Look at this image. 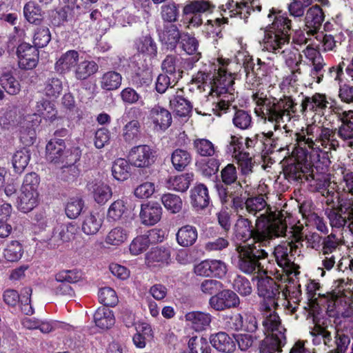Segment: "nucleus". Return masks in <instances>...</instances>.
<instances>
[{
  "label": "nucleus",
  "mask_w": 353,
  "mask_h": 353,
  "mask_svg": "<svg viewBox=\"0 0 353 353\" xmlns=\"http://www.w3.org/2000/svg\"><path fill=\"white\" fill-rule=\"evenodd\" d=\"M98 64L92 60L84 59L77 63L74 70V77L78 80H85L97 72Z\"/></svg>",
  "instance_id": "nucleus-38"
},
{
  "label": "nucleus",
  "mask_w": 353,
  "mask_h": 353,
  "mask_svg": "<svg viewBox=\"0 0 353 353\" xmlns=\"http://www.w3.org/2000/svg\"><path fill=\"white\" fill-rule=\"evenodd\" d=\"M79 52L74 50H70L63 53L55 63V69L60 73H66L72 68L77 66L79 60Z\"/></svg>",
  "instance_id": "nucleus-31"
},
{
  "label": "nucleus",
  "mask_w": 353,
  "mask_h": 353,
  "mask_svg": "<svg viewBox=\"0 0 353 353\" xmlns=\"http://www.w3.org/2000/svg\"><path fill=\"white\" fill-rule=\"evenodd\" d=\"M302 114H304L307 110L315 114L323 115L327 108L332 111V106H340L335 99H332L325 94L316 92L311 97H305L301 102Z\"/></svg>",
  "instance_id": "nucleus-14"
},
{
  "label": "nucleus",
  "mask_w": 353,
  "mask_h": 353,
  "mask_svg": "<svg viewBox=\"0 0 353 353\" xmlns=\"http://www.w3.org/2000/svg\"><path fill=\"white\" fill-rule=\"evenodd\" d=\"M142 333L138 332L133 336L132 341L134 345L139 348H143L146 345V339L152 337V330L148 323H143L140 327Z\"/></svg>",
  "instance_id": "nucleus-63"
},
{
  "label": "nucleus",
  "mask_w": 353,
  "mask_h": 353,
  "mask_svg": "<svg viewBox=\"0 0 353 353\" xmlns=\"http://www.w3.org/2000/svg\"><path fill=\"white\" fill-rule=\"evenodd\" d=\"M170 105L180 117H187L192 110L190 102L183 98L182 90L177 91L176 95L170 99Z\"/></svg>",
  "instance_id": "nucleus-35"
},
{
  "label": "nucleus",
  "mask_w": 353,
  "mask_h": 353,
  "mask_svg": "<svg viewBox=\"0 0 353 353\" xmlns=\"http://www.w3.org/2000/svg\"><path fill=\"white\" fill-rule=\"evenodd\" d=\"M49 101L42 99L41 100L37 102L34 107L35 112L32 114L26 116V120L28 122H31V127L34 128L38 126L41 121V117H43L45 112L47 109L46 103H48Z\"/></svg>",
  "instance_id": "nucleus-58"
},
{
  "label": "nucleus",
  "mask_w": 353,
  "mask_h": 353,
  "mask_svg": "<svg viewBox=\"0 0 353 353\" xmlns=\"http://www.w3.org/2000/svg\"><path fill=\"white\" fill-rule=\"evenodd\" d=\"M130 214V208L128 199L122 198L114 201L107 211V220L109 222H117L125 220Z\"/></svg>",
  "instance_id": "nucleus-26"
},
{
  "label": "nucleus",
  "mask_w": 353,
  "mask_h": 353,
  "mask_svg": "<svg viewBox=\"0 0 353 353\" xmlns=\"http://www.w3.org/2000/svg\"><path fill=\"white\" fill-rule=\"evenodd\" d=\"M196 152L201 157H212L216 152L214 144L207 139H196L193 143Z\"/></svg>",
  "instance_id": "nucleus-53"
},
{
  "label": "nucleus",
  "mask_w": 353,
  "mask_h": 353,
  "mask_svg": "<svg viewBox=\"0 0 353 353\" xmlns=\"http://www.w3.org/2000/svg\"><path fill=\"white\" fill-rule=\"evenodd\" d=\"M239 296L235 292L230 290L219 291L209 300L210 307L216 311H223L235 307L239 305Z\"/></svg>",
  "instance_id": "nucleus-17"
},
{
  "label": "nucleus",
  "mask_w": 353,
  "mask_h": 353,
  "mask_svg": "<svg viewBox=\"0 0 353 353\" xmlns=\"http://www.w3.org/2000/svg\"><path fill=\"white\" fill-rule=\"evenodd\" d=\"M155 191L154 183L145 181L137 186L134 190V195L138 199H146L151 197Z\"/></svg>",
  "instance_id": "nucleus-64"
},
{
  "label": "nucleus",
  "mask_w": 353,
  "mask_h": 353,
  "mask_svg": "<svg viewBox=\"0 0 353 353\" xmlns=\"http://www.w3.org/2000/svg\"><path fill=\"white\" fill-rule=\"evenodd\" d=\"M12 206L8 203L0 205V237L8 236L12 230V227L7 223L12 213Z\"/></svg>",
  "instance_id": "nucleus-48"
},
{
  "label": "nucleus",
  "mask_w": 353,
  "mask_h": 353,
  "mask_svg": "<svg viewBox=\"0 0 353 353\" xmlns=\"http://www.w3.org/2000/svg\"><path fill=\"white\" fill-rule=\"evenodd\" d=\"M232 123L236 128L241 130L250 129L253 125L251 113L245 110L236 109L232 117Z\"/></svg>",
  "instance_id": "nucleus-45"
},
{
  "label": "nucleus",
  "mask_w": 353,
  "mask_h": 353,
  "mask_svg": "<svg viewBox=\"0 0 353 353\" xmlns=\"http://www.w3.org/2000/svg\"><path fill=\"white\" fill-rule=\"evenodd\" d=\"M180 33L176 25L168 24L159 33L161 41L167 46L168 48H173L176 46L180 39Z\"/></svg>",
  "instance_id": "nucleus-40"
},
{
  "label": "nucleus",
  "mask_w": 353,
  "mask_h": 353,
  "mask_svg": "<svg viewBox=\"0 0 353 353\" xmlns=\"http://www.w3.org/2000/svg\"><path fill=\"white\" fill-rule=\"evenodd\" d=\"M23 254L22 245L17 241L8 243L3 250L4 258L10 262L18 261Z\"/></svg>",
  "instance_id": "nucleus-52"
},
{
  "label": "nucleus",
  "mask_w": 353,
  "mask_h": 353,
  "mask_svg": "<svg viewBox=\"0 0 353 353\" xmlns=\"http://www.w3.org/2000/svg\"><path fill=\"white\" fill-rule=\"evenodd\" d=\"M39 178L34 172L27 174L21 185L17 201V207L22 212L28 213L39 203L38 187Z\"/></svg>",
  "instance_id": "nucleus-8"
},
{
  "label": "nucleus",
  "mask_w": 353,
  "mask_h": 353,
  "mask_svg": "<svg viewBox=\"0 0 353 353\" xmlns=\"http://www.w3.org/2000/svg\"><path fill=\"white\" fill-rule=\"evenodd\" d=\"M245 207L249 214L257 216V219L260 221L262 225H268L276 221H281L279 219L271 221V215H268L270 209L262 195L248 198L245 201Z\"/></svg>",
  "instance_id": "nucleus-15"
},
{
  "label": "nucleus",
  "mask_w": 353,
  "mask_h": 353,
  "mask_svg": "<svg viewBox=\"0 0 353 353\" xmlns=\"http://www.w3.org/2000/svg\"><path fill=\"white\" fill-rule=\"evenodd\" d=\"M46 159L50 163L68 167L79 159L81 152L78 148L73 150H65V142L63 139H52L46 145Z\"/></svg>",
  "instance_id": "nucleus-9"
},
{
  "label": "nucleus",
  "mask_w": 353,
  "mask_h": 353,
  "mask_svg": "<svg viewBox=\"0 0 353 353\" xmlns=\"http://www.w3.org/2000/svg\"><path fill=\"white\" fill-rule=\"evenodd\" d=\"M122 76L115 71L105 72L100 78V86L103 90L112 91L118 89L121 85Z\"/></svg>",
  "instance_id": "nucleus-43"
},
{
  "label": "nucleus",
  "mask_w": 353,
  "mask_h": 353,
  "mask_svg": "<svg viewBox=\"0 0 353 353\" xmlns=\"http://www.w3.org/2000/svg\"><path fill=\"white\" fill-rule=\"evenodd\" d=\"M43 14L41 7L33 1L27 3L23 8L24 17L31 23H41L43 19Z\"/></svg>",
  "instance_id": "nucleus-46"
},
{
  "label": "nucleus",
  "mask_w": 353,
  "mask_h": 353,
  "mask_svg": "<svg viewBox=\"0 0 353 353\" xmlns=\"http://www.w3.org/2000/svg\"><path fill=\"white\" fill-rule=\"evenodd\" d=\"M0 85L9 94L16 95L21 90L19 81L10 72H4L0 76Z\"/></svg>",
  "instance_id": "nucleus-47"
},
{
  "label": "nucleus",
  "mask_w": 353,
  "mask_h": 353,
  "mask_svg": "<svg viewBox=\"0 0 353 353\" xmlns=\"http://www.w3.org/2000/svg\"><path fill=\"white\" fill-rule=\"evenodd\" d=\"M84 207V201L79 196L70 197L65 204V212L70 219H76Z\"/></svg>",
  "instance_id": "nucleus-51"
},
{
  "label": "nucleus",
  "mask_w": 353,
  "mask_h": 353,
  "mask_svg": "<svg viewBox=\"0 0 353 353\" xmlns=\"http://www.w3.org/2000/svg\"><path fill=\"white\" fill-rule=\"evenodd\" d=\"M191 202L193 206L198 209H203L209 205L208 189L204 184H197L191 190Z\"/></svg>",
  "instance_id": "nucleus-34"
},
{
  "label": "nucleus",
  "mask_w": 353,
  "mask_h": 353,
  "mask_svg": "<svg viewBox=\"0 0 353 353\" xmlns=\"http://www.w3.org/2000/svg\"><path fill=\"white\" fill-rule=\"evenodd\" d=\"M137 50L143 54L153 55L157 52V46L152 39L149 35L139 37L136 43Z\"/></svg>",
  "instance_id": "nucleus-56"
},
{
  "label": "nucleus",
  "mask_w": 353,
  "mask_h": 353,
  "mask_svg": "<svg viewBox=\"0 0 353 353\" xmlns=\"http://www.w3.org/2000/svg\"><path fill=\"white\" fill-rule=\"evenodd\" d=\"M148 118L157 131L165 130L172 123L170 112L160 105H154L150 109Z\"/></svg>",
  "instance_id": "nucleus-23"
},
{
  "label": "nucleus",
  "mask_w": 353,
  "mask_h": 353,
  "mask_svg": "<svg viewBox=\"0 0 353 353\" xmlns=\"http://www.w3.org/2000/svg\"><path fill=\"white\" fill-rule=\"evenodd\" d=\"M96 325L101 329H108L114 325L115 319L113 312L106 307L98 308L94 314Z\"/></svg>",
  "instance_id": "nucleus-41"
},
{
  "label": "nucleus",
  "mask_w": 353,
  "mask_h": 353,
  "mask_svg": "<svg viewBox=\"0 0 353 353\" xmlns=\"http://www.w3.org/2000/svg\"><path fill=\"white\" fill-rule=\"evenodd\" d=\"M141 134V124L138 120L130 121L122 128L121 136L126 143L137 142L140 139Z\"/></svg>",
  "instance_id": "nucleus-42"
},
{
  "label": "nucleus",
  "mask_w": 353,
  "mask_h": 353,
  "mask_svg": "<svg viewBox=\"0 0 353 353\" xmlns=\"http://www.w3.org/2000/svg\"><path fill=\"white\" fill-rule=\"evenodd\" d=\"M252 99L264 119L273 123L274 130L279 129L281 123L290 121L296 112V104L290 97L278 99L256 92L252 94Z\"/></svg>",
  "instance_id": "nucleus-2"
},
{
  "label": "nucleus",
  "mask_w": 353,
  "mask_h": 353,
  "mask_svg": "<svg viewBox=\"0 0 353 353\" xmlns=\"http://www.w3.org/2000/svg\"><path fill=\"white\" fill-rule=\"evenodd\" d=\"M176 241L181 247L192 246L196 242L198 237L197 230L192 225L181 227L176 234Z\"/></svg>",
  "instance_id": "nucleus-36"
},
{
  "label": "nucleus",
  "mask_w": 353,
  "mask_h": 353,
  "mask_svg": "<svg viewBox=\"0 0 353 353\" xmlns=\"http://www.w3.org/2000/svg\"><path fill=\"white\" fill-rule=\"evenodd\" d=\"M272 23L264 32L261 42L263 50L279 54L282 50L289 46L291 21L281 14L280 10L272 8L268 16Z\"/></svg>",
  "instance_id": "nucleus-4"
},
{
  "label": "nucleus",
  "mask_w": 353,
  "mask_h": 353,
  "mask_svg": "<svg viewBox=\"0 0 353 353\" xmlns=\"http://www.w3.org/2000/svg\"><path fill=\"white\" fill-rule=\"evenodd\" d=\"M336 128H330L321 126L318 128V134L316 136L315 142H312L309 138L303 137L301 145H307L312 151L319 156V152L328 153L332 150H336L339 147V141L337 137Z\"/></svg>",
  "instance_id": "nucleus-10"
},
{
  "label": "nucleus",
  "mask_w": 353,
  "mask_h": 353,
  "mask_svg": "<svg viewBox=\"0 0 353 353\" xmlns=\"http://www.w3.org/2000/svg\"><path fill=\"white\" fill-rule=\"evenodd\" d=\"M324 20V14L319 6H314L308 9L305 16V30L308 35L314 36L319 33Z\"/></svg>",
  "instance_id": "nucleus-25"
},
{
  "label": "nucleus",
  "mask_w": 353,
  "mask_h": 353,
  "mask_svg": "<svg viewBox=\"0 0 353 353\" xmlns=\"http://www.w3.org/2000/svg\"><path fill=\"white\" fill-rule=\"evenodd\" d=\"M261 247V244L256 246L248 243L236 246L239 259L238 268L241 272L248 274L266 273L262 261L268 257V252Z\"/></svg>",
  "instance_id": "nucleus-7"
},
{
  "label": "nucleus",
  "mask_w": 353,
  "mask_h": 353,
  "mask_svg": "<svg viewBox=\"0 0 353 353\" xmlns=\"http://www.w3.org/2000/svg\"><path fill=\"white\" fill-rule=\"evenodd\" d=\"M179 59L172 55H168L162 63V69L168 74L181 77L180 68L178 66Z\"/></svg>",
  "instance_id": "nucleus-62"
},
{
  "label": "nucleus",
  "mask_w": 353,
  "mask_h": 353,
  "mask_svg": "<svg viewBox=\"0 0 353 353\" xmlns=\"http://www.w3.org/2000/svg\"><path fill=\"white\" fill-rule=\"evenodd\" d=\"M130 166L128 162L124 159H117L112 165V176L117 181H123L130 176Z\"/></svg>",
  "instance_id": "nucleus-49"
},
{
  "label": "nucleus",
  "mask_w": 353,
  "mask_h": 353,
  "mask_svg": "<svg viewBox=\"0 0 353 353\" xmlns=\"http://www.w3.org/2000/svg\"><path fill=\"white\" fill-rule=\"evenodd\" d=\"M274 310H261L264 312L263 326L267 334L260 347L261 353L282 351L281 348L285 344V329L281 325L280 318Z\"/></svg>",
  "instance_id": "nucleus-6"
},
{
  "label": "nucleus",
  "mask_w": 353,
  "mask_h": 353,
  "mask_svg": "<svg viewBox=\"0 0 353 353\" xmlns=\"http://www.w3.org/2000/svg\"><path fill=\"white\" fill-rule=\"evenodd\" d=\"M345 208L346 205L341 204L336 208L326 210V214L332 227L340 228L345 225L348 219V211L345 210Z\"/></svg>",
  "instance_id": "nucleus-37"
},
{
  "label": "nucleus",
  "mask_w": 353,
  "mask_h": 353,
  "mask_svg": "<svg viewBox=\"0 0 353 353\" xmlns=\"http://www.w3.org/2000/svg\"><path fill=\"white\" fill-rule=\"evenodd\" d=\"M170 261V251L163 248H152L145 255V264L150 268L167 265Z\"/></svg>",
  "instance_id": "nucleus-28"
},
{
  "label": "nucleus",
  "mask_w": 353,
  "mask_h": 353,
  "mask_svg": "<svg viewBox=\"0 0 353 353\" xmlns=\"http://www.w3.org/2000/svg\"><path fill=\"white\" fill-rule=\"evenodd\" d=\"M315 132V127L313 125H309L306 128L305 130H302L299 133L295 134V141L296 142L295 149V152L296 154H301L299 156L301 159H305L309 155H311V153L313 152L311 148H309L307 145H301V141L303 140V137H304L305 139L309 138L311 139L312 142H315V139L314 140Z\"/></svg>",
  "instance_id": "nucleus-30"
},
{
  "label": "nucleus",
  "mask_w": 353,
  "mask_h": 353,
  "mask_svg": "<svg viewBox=\"0 0 353 353\" xmlns=\"http://www.w3.org/2000/svg\"><path fill=\"white\" fill-rule=\"evenodd\" d=\"M193 176L192 173L171 176L168 181V188L178 192H185L193 181Z\"/></svg>",
  "instance_id": "nucleus-44"
},
{
  "label": "nucleus",
  "mask_w": 353,
  "mask_h": 353,
  "mask_svg": "<svg viewBox=\"0 0 353 353\" xmlns=\"http://www.w3.org/2000/svg\"><path fill=\"white\" fill-rule=\"evenodd\" d=\"M17 52L21 68L31 70L37 66L39 61V51L35 47L23 43L18 46Z\"/></svg>",
  "instance_id": "nucleus-20"
},
{
  "label": "nucleus",
  "mask_w": 353,
  "mask_h": 353,
  "mask_svg": "<svg viewBox=\"0 0 353 353\" xmlns=\"http://www.w3.org/2000/svg\"><path fill=\"white\" fill-rule=\"evenodd\" d=\"M63 84L61 79L57 77L49 78L45 83L44 93L50 99H57L61 93Z\"/></svg>",
  "instance_id": "nucleus-55"
},
{
  "label": "nucleus",
  "mask_w": 353,
  "mask_h": 353,
  "mask_svg": "<svg viewBox=\"0 0 353 353\" xmlns=\"http://www.w3.org/2000/svg\"><path fill=\"white\" fill-rule=\"evenodd\" d=\"M162 216V208L157 202H147L141 204L139 212L141 223L147 226L157 223Z\"/></svg>",
  "instance_id": "nucleus-22"
},
{
  "label": "nucleus",
  "mask_w": 353,
  "mask_h": 353,
  "mask_svg": "<svg viewBox=\"0 0 353 353\" xmlns=\"http://www.w3.org/2000/svg\"><path fill=\"white\" fill-rule=\"evenodd\" d=\"M219 74L216 78L214 79V83L216 87L215 90L219 94H226L218 103L216 107L223 112H226L230 107L231 103L234 100V89L233 84L234 83V78L233 74L230 72L227 74L224 63H219Z\"/></svg>",
  "instance_id": "nucleus-11"
},
{
  "label": "nucleus",
  "mask_w": 353,
  "mask_h": 353,
  "mask_svg": "<svg viewBox=\"0 0 353 353\" xmlns=\"http://www.w3.org/2000/svg\"><path fill=\"white\" fill-rule=\"evenodd\" d=\"M332 112L340 122L337 137L349 148L353 147V110H343L341 106H332Z\"/></svg>",
  "instance_id": "nucleus-12"
},
{
  "label": "nucleus",
  "mask_w": 353,
  "mask_h": 353,
  "mask_svg": "<svg viewBox=\"0 0 353 353\" xmlns=\"http://www.w3.org/2000/svg\"><path fill=\"white\" fill-rule=\"evenodd\" d=\"M210 342L218 352L222 353H232L236 350L234 339L225 332H220L212 334Z\"/></svg>",
  "instance_id": "nucleus-29"
},
{
  "label": "nucleus",
  "mask_w": 353,
  "mask_h": 353,
  "mask_svg": "<svg viewBox=\"0 0 353 353\" xmlns=\"http://www.w3.org/2000/svg\"><path fill=\"white\" fill-rule=\"evenodd\" d=\"M234 159L236 161L243 175H248L252 172L254 163L249 153L245 152L237 153Z\"/></svg>",
  "instance_id": "nucleus-60"
},
{
  "label": "nucleus",
  "mask_w": 353,
  "mask_h": 353,
  "mask_svg": "<svg viewBox=\"0 0 353 353\" xmlns=\"http://www.w3.org/2000/svg\"><path fill=\"white\" fill-rule=\"evenodd\" d=\"M171 160L176 170H182L190 163L191 156L185 150L176 149L172 152Z\"/></svg>",
  "instance_id": "nucleus-54"
},
{
  "label": "nucleus",
  "mask_w": 353,
  "mask_h": 353,
  "mask_svg": "<svg viewBox=\"0 0 353 353\" xmlns=\"http://www.w3.org/2000/svg\"><path fill=\"white\" fill-rule=\"evenodd\" d=\"M161 201L164 207L172 213H177L182 208V200L176 194L170 193L163 194Z\"/></svg>",
  "instance_id": "nucleus-59"
},
{
  "label": "nucleus",
  "mask_w": 353,
  "mask_h": 353,
  "mask_svg": "<svg viewBox=\"0 0 353 353\" xmlns=\"http://www.w3.org/2000/svg\"><path fill=\"white\" fill-rule=\"evenodd\" d=\"M254 7L259 12L261 11V6L257 4V0H241L239 3L231 0L223 6V10L225 13L228 11L231 17L239 16L241 19H246L251 10H254Z\"/></svg>",
  "instance_id": "nucleus-16"
},
{
  "label": "nucleus",
  "mask_w": 353,
  "mask_h": 353,
  "mask_svg": "<svg viewBox=\"0 0 353 353\" xmlns=\"http://www.w3.org/2000/svg\"><path fill=\"white\" fill-rule=\"evenodd\" d=\"M219 63H224V68L226 70V74H228L230 72V61L228 59H225L223 58H219L216 60V63H214V74L211 77L210 74H206L203 72H199L196 75L193 79V81L195 84L197 85L199 89H201L205 90V87L207 86L210 90L215 91L216 90V87L214 83V79L217 77L219 74Z\"/></svg>",
  "instance_id": "nucleus-19"
},
{
  "label": "nucleus",
  "mask_w": 353,
  "mask_h": 353,
  "mask_svg": "<svg viewBox=\"0 0 353 353\" xmlns=\"http://www.w3.org/2000/svg\"><path fill=\"white\" fill-rule=\"evenodd\" d=\"M103 223V219L98 212H90L86 214L82 223V231L87 235H93L98 232Z\"/></svg>",
  "instance_id": "nucleus-39"
},
{
  "label": "nucleus",
  "mask_w": 353,
  "mask_h": 353,
  "mask_svg": "<svg viewBox=\"0 0 353 353\" xmlns=\"http://www.w3.org/2000/svg\"><path fill=\"white\" fill-rule=\"evenodd\" d=\"M129 231L121 226L112 229L105 237V243L112 245H120L128 238Z\"/></svg>",
  "instance_id": "nucleus-50"
},
{
  "label": "nucleus",
  "mask_w": 353,
  "mask_h": 353,
  "mask_svg": "<svg viewBox=\"0 0 353 353\" xmlns=\"http://www.w3.org/2000/svg\"><path fill=\"white\" fill-rule=\"evenodd\" d=\"M160 230L152 229L145 234L138 236L133 239L130 245V252L137 256L144 252L151 243L161 242L163 237L160 235Z\"/></svg>",
  "instance_id": "nucleus-18"
},
{
  "label": "nucleus",
  "mask_w": 353,
  "mask_h": 353,
  "mask_svg": "<svg viewBox=\"0 0 353 353\" xmlns=\"http://www.w3.org/2000/svg\"><path fill=\"white\" fill-rule=\"evenodd\" d=\"M326 297L329 316L334 317L337 326L332 353H345L350 344V338L343 330L353 327V309L339 293H328Z\"/></svg>",
  "instance_id": "nucleus-1"
},
{
  "label": "nucleus",
  "mask_w": 353,
  "mask_h": 353,
  "mask_svg": "<svg viewBox=\"0 0 353 353\" xmlns=\"http://www.w3.org/2000/svg\"><path fill=\"white\" fill-rule=\"evenodd\" d=\"M292 153L296 156L297 159L296 163L289 165L285 169V174L289 180L299 181L305 178L307 180V176L305 175V171L303 169V163H307L309 159L311 158V155H309L305 159H301L299 156V154L295 152V149L293 150ZM301 154L299 153V155Z\"/></svg>",
  "instance_id": "nucleus-33"
},
{
  "label": "nucleus",
  "mask_w": 353,
  "mask_h": 353,
  "mask_svg": "<svg viewBox=\"0 0 353 353\" xmlns=\"http://www.w3.org/2000/svg\"><path fill=\"white\" fill-rule=\"evenodd\" d=\"M286 232L287 225L283 221L262 225L256 219V227L253 229L251 221L240 216L234 225V234L238 239L244 243H246L245 240L252 237L254 244H261L262 246H266L272 238L286 235Z\"/></svg>",
  "instance_id": "nucleus-3"
},
{
  "label": "nucleus",
  "mask_w": 353,
  "mask_h": 353,
  "mask_svg": "<svg viewBox=\"0 0 353 353\" xmlns=\"http://www.w3.org/2000/svg\"><path fill=\"white\" fill-rule=\"evenodd\" d=\"M30 159V154L26 149L17 151L12 157L13 168L17 172L21 173L27 167Z\"/></svg>",
  "instance_id": "nucleus-57"
},
{
  "label": "nucleus",
  "mask_w": 353,
  "mask_h": 353,
  "mask_svg": "<svg viewBox=\"0 0 353 353\" xmlns=\"http://www.w3.org/2000/svg\"><path fill=\"white\" fill-rule=\"evenodd\" d=\"M257 291L259 296L263 298L261 310L275 309L277 306L276 296L279 294V286L269 276L261 277L257 282Z\"/></svg>",
  "instance_id": "nucleus-13"
},
{
  "label": "nucleus",
  "mask_w": 353,
  "mask_h": 353,
  "mask_svg": "<svg viewBox=\"0 0 353 353\" xmlns=\"http://www.w3.org/2000/svg\"><path fill=\"white\" fill-rule=\"evenodd\" d=\"M284 60L286 65L291 70L290 83L296 82L299 76L301 74L299 64L301 62V55L296 50H293L289 46L282 50L279 53Z\"/></svg>",
  "instance_id": "nucleus-24"
},
{
  "label": "nucleus",
  "mask_w": 353,
  "mask_h": 353,
  "mask_svg": "<svg viewBox=\"0 0 353 353\" xmlns=\"http://www.w3.org/2000/svg\"><path fill=\"white\" fill-rule=\"evenodd\" d=\"M152 148L147 145H140L132 148L129 153V161L138 168H146L154 161Z\"/></svg>",
  "instance_id": "nucleus-21"
},
{
  "label": "nucleus",
  "mask_w": 353,
  "mask_h": 353,
  "mask_svg": "<svg viewBox=\"0 0 353 353\" xmlns=\"http://www.w3.org/2000/svg\"><path fill=\"white\" fill-rule=\"evenodd\" d=\"M288 240L274 248V255L279 267L283 269L290 283L293 276H296L299 272V266L294 262V256L299 254L302 246L303 236L299 232H289Z\"/></svg>",
  "instance_id": "nucleus-5"
},
{
  "label": "nucleus",
  "mask_w": 353,
  "mask_h": 353,
  "mask_svg": "<svg viewBox=\"0 0 353 353\" xmlns=\"http://www.w3.org/2000/svg\"><path fill=\"white\" fill-rule=\"evenodd\" d=\"M51 39L50 30L46 27H39L36 29L33 35L34 47L44 48Z\"/></svg>",
  "instance_id": "nucleus-61"
},
{
  "label": "nucleus",
  "mask_w": 353,
  "mask_h": 353,
  "mask_svg": "<svg viewBox=\"0 0 353 353\" xmlns=\"http://www.w3.org/2000/svg\"><path fill=\"white\" fill-rule=\"evenodd\" d=\"M185 319L196 331L205 330L212 321L210 314L202 312H190L185 315Z\"/></svg>",
  "instance_id": "nucleus-32"
},
{
  "label": "nucleus",
  "mask_w": 353,
  "mask_h": 353,
  "mask_svg": "<svg viewBox=\"0 0 353 353\" xmlns=\"http://www.w3.org/2000/svg\"><path fill=\"white\" fill-rule=\"evenodd\" d=\"M88 191L98 204L105 203L112 196L111 188L101 180H94L88 185Z\"/></svg>",
  "instance_id": "nucleus-27"
}]
</instances>
